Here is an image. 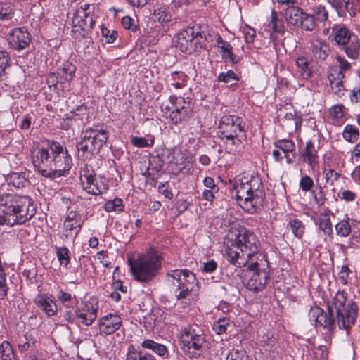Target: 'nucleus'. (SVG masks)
<instances>
[{
    "label": "nucleus",
    "instance_id": "nucleus-1",
    "mask_svg": "<svg viewBox=\"0 0 360 360\" xmlns=\"http://www.w3.org/2000/svg\"><path fill=\"white\" fill-rule=\"evenodd\" d=\"M32 162L46 177L65 176L72 166L68 150L56 141H46L31 150Z\"/></svg>",
    "mask_w": 360,
    "mask_h": 360
},
{
    "label": "nucleus",
    "instance_id": "nucleus-2",
    "mask_svg": "<svg viewBox=\"0 0 360 360\" xmlns=\"http://www.w3.org/2000/svg\"><path fill=\"white\" fill-rule=\"evenodd\" d=\"M231 195L244 210L257 212L262 207L265 198L261 178L254 173H244L236 180Z\"/></svg>",
    "mask_w": 360,
    "mask_h": 360
},
{
    "label": "nucleus",
    "instance_id": "nucleus-3",
    "mask_svg": "<svg viewBox=\"0 0 360 360\" xmlns=\"http://www.w3.org/2000/svg\"><path fill=\"white\" fill-rule=\"evenodd\" d=\"M37 207L27 195H0V225L24 224L36 214Z\"/></svg>",
    "mask_w": 360,
    "mask_h": 360
},
{
    "label": "nucleus",
    "instance_id": "nucleus-4",
    "mask_svg": "<svg viewBox=\"0 0 360 360\" xmlns=\"http://www.w3.org/2000/svg\"><path fill=\"white\" fill-rule=\"evenodd\" d=\"M336 314L338 327L347 330L354 325L357 317V306L352 300H347V293L338 291L333 299L332 304L328 306V314L321 309L317 326L332 331L335 321L334 315Z\"/></svg>",
    "mask_w": 360,
    "mask_h": 360
},
{
    "label": "nucleus",
    "instance_id": "nucleus-5",
    "mask_svg": "<svg viewBox=\"0 0 360 360\" xmlns=\"http://www.w3.org/2000/svg\"><path fill=\"white\" fill-rule=\"evenodd\" d=\"M162 257L154 249L150 248L146 254L139 256L134 262L130 261L131 271L135 279L147 283L152 281L161 269Z\"/></svg>",
    "mask_w": 360,
    "mask_h": 360
},
{
    "label": "nucleus",
    "instance_id": "nucleus-6",
    "mask_svg": "<svg viewBox=\"0 0 360 360\" xmlns=\"http://www.w3.org/2000/svg\"><path fill=\"white\" fill-rule=\"evenodd\" d=\"M166 277L169 283L176 287L175 295L178 300H190L198 295V281L195 274L191 271L186 269L169 270Z\"/></svg>",
    "mask_w": 360,
    "mask_h": 360
},
{
    "label": "nucleus",
    "instance_id": "nucleus-7",
    "mask_svg": "<svg viewBox=\"0 0 360 360\" xmlns=\"http://www.w3.org/2000/svg\"><path fill=\"white\" fill-rule=\"evenodd\" d=\"M108 132L104 129L89 128L77 143L78 156L84 160L91 159L98 154L108 139Z\"/></svg>",
    "mask_w": 360,
    "mask_h": 360
},
{
    "label": "nucleus",
    "instance_id": "nucleus-8",
    "mask_svg": "<svg viewBox=\"0 0 360 360\" xmlns=\"http://www.w3.org/2000/svg\"><path fill=\"white\" fill-rule=\"evenodd\" d=\"M180 347L184 354L189 358H197L200 356L205 339L191 326L182 329L179 333Z\"/></svg>",
    "mask_w": 360,
    "mask_h": 360
},
{
    "label": "nucleus",
    "instance_id": "nucleus-9",
    "mask_svg": "<svg viewBox=\"0 0 360 360\" xmlns=\"http://www.w3.org/2000/svg\"><path fill=\"white\" fill-rule=\"evenodd\" d=\"M93 6L79 4L72 18V32L78 37H84L95 24L92 15Z\"/></svg>",
    "mask_w": 360,
    "mask_h": 360
},
{
    "label": "nucleus",
    "instance_id": "nucleus-10",
    "mask_svg": "<svg viewBox=\"0 0 360 360\" xmlns=\"http://www.w3.org/2000/svg\"><path fill=\"white\" fill-rule=\"evenodd\" d=\"M245 125L238 117H224L220 122L219 129L224 138L236 145L246 136Z\"/></svg>",
    "mask_w": 360,
    "mask_h": 360
},
{
    "label": "nucleus",
    "instance_id": "nucleus-11",
    "mask_svg": "<svg viewBox=\"0 0 360 360\" xmlns=\"http://www.w3.org/2000/svg\"><path fill=\"white\" fill-rule=\"evenodd\" d=\"M80 181L84 190L92 195H99L108 190V183L103 176H96L86 165L80 171Z\"/></svg>",
    "mask_w": 360,
    "mask_h": 360
},
{
    "label": "nucleus",
    "instance_id": "nucleus-12",
    "mask_svg": "<svg viewBox=\"0 0 360 360\" xmlns=\"http://www.w3.org/2000/svg\"><path fill=\"white\" fill-rule=\"evenodd\" d=\"M198 37H202L193 27H188L176 34V46L182 52L191 53L198 48Z\"/></svg>",
    "mask_w": 360,
    "mask_h": 360
},
{
    "label": "nucleus",
    "instance_id": "nucleus-13",
    "mask_svg": "<svg viewBox=\"0 0 360 360\" xmlns=\"http://www.w3.org/2000/svg\"><path fill=\"white\" fill-rule=\"evenodd\" d=\"M247 267L250 277L247 283V288L255 292L263 290L269 279L268 273L264 270L259 269L256 261L251 262Z\"/></svg>",
    "mask_w": 360,
    "mask_h": 360
},
{
    "label": "nucleus",
    "instance_id": "nucleus-14",
    "mask_svg": "<svg viewBox=\"0 0 360 360\" xmlns=\"http://www.w3.org/2000/svg\"><path fill=\"white\" fill-rule=\"evenodd\" d=\"M237 244L244 249L248 259L252 262L259 252V241L255 234L250 231L240 233L237 237Z\"/></svg>",
    "mask_w": 360,
    "mask_h": 360
},
{
    "label": "nucleus",
    "instance_id": "nucleus-15",
    "mask_svg": "<svg viewBox=\"0 0 360 360\" xmlns=\"http://www.w3.org/2000/svg\"><path fill=\"white\" fill-rule=\"evenodd\" d=\"M98 303L94 300H89L78 308L75 313L79 321L85 326H91L96 320L98 313Z\"/></svg>",
    "mask_w": 360,
    "mask_h": 360
},
{
    "label": "nucleus",
    "instance_id": "nucleus-16",
    "mask_svg": "<svg viewBox=\"0 0 360 360\" xmlns=\"http://www.w3.org/2000/svg\"><path fill=\"white\" fill-rule=\"evenodd\" d=\"M83 221L79 213L75 211H70L63 223V235L65 238H75L80 231Z\"/></svg>",
    "mask_w": 360,
    "mask_h": 360
},
{
    "label": "nucleus",
    "instance_id": "nucleus-17",
    "mask_svg": "<svg viewBox=\"0 0 360 360\" xmlns=\"http://www.w3.org/2000/svg\"><path fill=\"white\" fill-rule=\"evenodd\" d=\"M122 322L121 317L117 314L105 315L99 321V331L105 335H111L121 327Z\"/></svg>",
    "mask_w": 360,
    "mask_h": 360
},
{
    "label": "nucleus",
    "instance_id": "nucleus-18",
    "mask_svg": "<svg viewBox=\"0 0 360 360\" xmlns=\"http://www.w3.org/2000/svg\"><path fill=\"white\" fill-rule=\"evenodd\" d=\"M31 41L30 35L24 28L13 29L8 35V41L15 49H23Z\"/></svg>",
    "mask_w": 360,
    "mask_h": 360
},
{
    "label": "nucleus",
    "instance_id": "nucleus-19",
    "mask_svg": "<svg viewBox=\"0 0 360 360\" xmlns=\"http://www.w3.org/2000/svg\"><path fill=\"white\" fill-rule=\"evenodd\" d=\"M226 255L229 262L237 268L246 267L251 262L244 249L240 248L238 244L237 246L229 248Z\"/></svg>",
    "mask_w": 360,
    "mask_h": 360
},
{
    "label": "nucleus",
    "instance_id": "nucleus-20",
    "mask_svg": "<svg viewBox=\"0 0 360 360\" xmlns=\"http://www.w3.org/2000/svg\"><path fill=\"white\" fill-rule=\"evenodd\" d=\"M283 18L282 13H278L274 10H272L268 22L264 25V30L270 34L278 33L283 34L285 30Z\"/></svg>",
    "mask_w": 360,
    "mask_h": 360
},
{
    "label": "nucleus",
    "instance_id": "nucleus-21",
    "mask_svg": "<svg viewBox=\"0 0 360 360\" xmlns=\"http://www.w3.org/2000/svg\"><path fill=\"white\" fill-rule=\"evenodd\" d=\"M328 80L333 92L338 97H342L345 94V86H344V74L338 69H332L329 73Z\"/></svg>",
    "mask_w": 360,
    "mask_h": 360
},
{
    "label": "nucleus",
    "instance_id": "nucleus-22",
    "mask_svg": "<svg viewBox=\"0 0 360 360\" xmlns=\"http://www.w3.org/2000/svg\"><path fill=\"white\" fill-rule=\"evenodd\" d=\"M168 159L170 164L176 166L178 172L186 169L191 164V158L187 155L186 150L175 151L172 150L168 155Z\"/></svg>",
    "mask_w": 360,
    "mask_h": 360
},
{
    "label": "nucleus",
    "instance_id": "nucleus-23",
    "mask_svg": "<svg viewBox=\"0 0 360 360\" xmlns=\"http://www.w3.org/2000/svg\"><path fill=\"white\" fill-rule=\"evenodd\" d=\"M304 13L303 10L297 5L287 8L283 15L289 26L299 27Z\"/></svg>",
    "mask_w": 360,
    "mask_h": 360
},
{
    "label": "nucleus",
    "instance_id": "nucleus-24",
    "mask_svg": "<svg viewBox=\"0 0 360 360\" xmlns=\"http://www.w3.org/2000/svg\"><path fill=\"white\" fill-rule=\"evenodd\" d=\"M296 74L302 80H308L312 74L310 61L304 56H299L296 59Z\"/></svg>",
    "mask_w": 360,
    "mask_h": 360
},
{
    "label": "nucleus",
    "instance_id": "nucleus-25",
    "mask_svg": "<svg viewBox=\"0 0 360 360\" xmlns=\"http://www.w3.org/2000/svg\"><path fill=\"white\" fill-rule=\"evenodd\" d=\"M193 115V105L187 104L181 108H174L169 115L170 120L174 124L187 121Z\"/></svg>",
    "mask_w": 360,
    "mask_h": 360
},
{
    "label": "nucleus",
    "instance_id": "nucleus-26",
    "mask_svg": "<svg viewBox=\"0 0 360 360\" xmlns=\"http://www.w3.org/2000/svg\"><path fill=\"white\" fill-rule=\"evenodd\" d=\"M311 51L316 59L324 60L330 53V49L325 40L316 39L311 43Z\"/></svg>",
    "mask_w": 360,
    "mask_h": 360
},
{
    "label": "nucleus",
    "instance_id": "nucleus-27",
    "mask_svg": "<svg viewBox=\"0 0 360 360\" xmlns=\"http://www.w3.org/2000/svg\"><path fill=\"white\" fill-rule=\"evenodd\" d=\"M274 146L283 153L288 164L292 162L295 158V145L292 141L288 139L279 140L274 143Z\"/></svg>",
    "mask_w": 360,
    "mask_h": 360
},
{
    "label": "nucleus",
    "instance_id": "nucleus-28",
    "mask_svg": "<svg viewBox=\"0 0 360 360\" xmlns=\"http://www.w3.org/2000/svg\"><path fill=\"white\" fill-rule=\"evenodd\" d=\"M360 226V222L346 217L335 225L336 234L340 237H347L352 232V226Z\"/></svg>",
    "mask_w": 360,
    "mask_h": 360
},
{
    "label": "nucleus",
    "instance_id": "nucleus-29",
    "mask_svg": "<svg viewBox=\"0 0 360 360\" xmlns=\"http://www.w3.org/2000/svg\"><path fill=\"white\" fill-rule=\"evenodd\" d=\"M302 157L304 161L311 167V169L318 167L319 157L312 141L310 140L307 142Z\"/></svg>",
    "mask_w": 360,
    "mask_h": 360
},
{
    "label": "nucleus",
    "instance_id": "nucleus-30",
    "mask_svg": "<svg viewBox=\"0 0 360 360\" xmlns=\"http://www.w3.org/2000/svg\"><path fill=\"white\" fill-rule=\"evenodd\" d=\"M35 302L49 316H53L57 311L55 302L46 295H38L35 298Z\"/></svg>",
    "mask_w": 360,
    "mask_h": 360
},
{
    "label": "nucleus",
    "instance_id": "nucleus-31",
    "mask_svg": "<svg viewBox=\"0 0 360 360\" xmlns=\"http://www.w3.org/2000/svg\"><path fill=\"white\" fill-rule=\"evenodd\" d=\"M334 39L339 45L345 46L351 39V32L349 29L342 24L335 25L333 27Z\"/></svg>",
    "mask_w": 360,
    "mask_h": 360
},
{
    "label": "nucleus",
    "instance_id": "nucleus-32",
    "mask_svg": "<svg viewBox=\"0 0 360 360\" xmlns=\"http://www.w3.org/2000/svg\"><path fill=\"white\" fill-rule=\"evenodd\" d=\"M153 15L162 25L167 24L172 19L170 9L165 4H157L153 11Z\"/></svg>",
    "mask_w": 360,
    "mask_h": 360
},
{
    "label": "nucleus",
    "instance_id": "nucleus-33",
    "mask_svg": "<svg viewBox=\"0 0 360 360\" xmlns=\"http://www.w3.org/2000/svg\"><path fill=\"white\" fill-rule=\"evenodd\" d=\"M330 210L326 209L325 212L320 214L319 218V228L325 236L332 238L333 224L329 217Z\"/></svg>",
    "mask_w": 360,
    "mask_h": 360
},
{
    "label": "nucleus",
    "instance_id": "nucleus-34",
    "mask_svg": "<svg viewBox=\"0 0 360 360\" xmlns=\"http://www.w3.org/2000/svg\"><path fill=\"white\" fill-rule=\"evenodd\" d=\"M7 181L10 184L18 188L25 187L28 183L24 172H12L8 175Z\"/></svg>",
    "mask_w": 360,
    "mask_h": 360
},
{
    "label": "nucleus",
    "instance_id": "nucleus-35",
    "mask_svg": "<svg viewBox=\"0 0 360 360\" xmlns=\"http://www.w3.org/2000/svg\"><path fill=\"white\" fill-rule=\"evenodd\" d=\"M347 56L352 59H356L359 56L360 40L356 37H353L349 44L345 47Z\"/></svg>",
    "mask_w": 360,
    "mask_h": 360
},
{
    "label": "nucleus",
    "instance_id": "nucleus-36",
    "mask_svg": "<svg viewBox=\"0 0 360 360\" xmlns=\"http://www.w3.org/2000/svg\"><path fill=\"white\" fill-rule=\"evenodd\" d=\"M188 76L184 72H174L171 74L170 86L181 89L186 85Z\"/></svg>",
    "mask_w": 360,
    "mask_h": 360
},
{
    "label": "nucleus",
    "instance_id": "nucleus-37",
    "mask_svg": "<svg viewBox=\"0 0 360 360\" xmlns=\"http://www.w3.org/2000/svg\"><path fill=\"white\" fill-rule=\"evenodd\" d=\"M141 347L145 349H148L154 352L155 354L160 356H165L167 352V347L160 343L155 342L152 340H146L141 343Z\"/></svg>",
    "mask_w": 360,
    "mask_h": 360
},
{
    "label": "nucleus",
    "instance_id": "nucleus-38",
    "mask_svg": "<svg viewBox=\"0 0 360 360\" xmlns=\"http://www.w3.org/2000/svg\"><path fill=\"white\" fill-rule=\"evenodd\" d=\"M10 65V57L8 53L0 46V81L3 80L6 75V69Z\"/></svg>",
    "mask_w": 360,
    "mask_h": 360
},
{
    "label": "nucleus",
    "instance_id": "nucleus-39",
    "mask_svg": "<svg viewBox=\"0 0 360 360\" xmlns=\"http://www.w3.org/2000/svg\"><path fill=\"white\" fill-rule=\"evenodd\" d=\"M35 342V338L31 334L26 333L24 335V340H22L18 344L19 352L20 353H25L30 348L34 346Z\"/></svg>",
    "mask_w": 360,
    "mask_h": 360
},
{
    "label": "nucleus",
    "instance_id": "nucleus-40",
    "mask_svg": "<svg viewBox=\"0 0 360 360\" xmlns=\"http://www.w3.org/2000/svg\"><path fill=\"white\" fill-rule=\"evenodd\" d=\"M14 352L11 344L8 341H4L0 345L1 360H13Z\"/></svg>",
    "mask_w": 360,
    "mask_h": 360
},
{
    "label": "nucleus",
    "instance_id": "nucleus-41",
    "mask_svg": "<svg viewBox=\"0 0 360 360\" xmlns=\"http://www.w3.org/2000/svg\"><path fill=\"white\" fill-rule=\"evenodd\" d=\"M316 23L314 15L304 13L299 27L306 31H313L316 28Z\"/></svg>",
    "mask_w": 360,
    "mask_h": 360
},
{
    "label": "nucleus",
    "instance_id": "nucleus-42",
    "mask_svg": "<svg viewBox=\"0 0 360 360\" xmlns=\"http://www.w3.org/2000/svg\"><path fill=\"white\" fill-rule=\"evenodd\" d=\"M14 15L13 6L8 3H0V20H11Z\"/></svg>",
    "mask_w": 360,
    "mask_h": 360
},
{
    "label": "nucleus",
    "instance_id": "nucleus-43",
    "mask_svg": "<svg viewBox=\"0 0 360 360\" xmlns=\"http://www.w3.org/2000/svg\"><path fill=\"white\" fill-rule=\"evenodd\" d=\"M359 130L354 126L347 125L342 132L343 138L348 142L353 143L358 139Z\"/></svg>",
    "mask_w": 360,
    "mask_h": 360
},
{
    "label": "nucleus",
    "instance_id": "nucleus-44",
    "mask_svg": "<svg viewBox=\"0 0 360 360\" xmlns=\"http://www.w3.org/2000/svg\"><path fill=\"white\" fill-rule=\"evenodd\" d=\"M289 226L295 237L301 238L304 233V226L299 219H293L290 221Z\"/></svg>",
    "mask_w": 360,
    "mask_h": 360
},
{
    "label": "nucleus",
    "instance_id": "nucleus-45",
    "mask_svg": "<svg viewBox=\"0 0 360 360\" xmlns=\"http://www.w3.org/2000/svg\"><path fill=\"white\" fill-rule=\"evenodd\" d=\"M75 72V67L70 63L64 64L63 68L60 70L58 74L60 76V79L65 81H70L72 79Z\"/></svg>",
    "mask_w": 360,
    "mask_h": 360
},
{
    "label": "nucleus",
    "instance_id": "nucleus-46",
    "mask_svg": "<svg viewBox=\"0 0 360 360\" xmlns=\"http://www.w3.org/2000/svg\"><path fill=\"white\" fill-rule=\"evenodd\" d=\"M314 17H316L317 20L325 22L328 20V13L324 6L316 5L312 8Z\"/></svg>",
    "mask_w": 360,
    "mask_h": 360
},
{
    "label": "nucleus",
    "instance_id": "nucleus-47",
    "mask_svg": "<svg viewBox=\"0 0 360 360\" xmlns=\"http://www.w3.org/2000/svg\"><path fill=\"white\" fill-rule=\"evenodd\" d=\"M345 108L342 104L333 105L330 109V116L337 122H342L345 116Z\"/></svg>",
    "mask_w": 360,
    "mask_h": 360
},
{
    "label": "nucleus",
    "instance_id": "nucleus-48",
    "mask_svg": "<svg viewBox=\"0 0 360 360\" xmlns=\"http://www.w3.org/2000/svg\"><path fill=\"white\" fill-rule=\"evenodd\" d=\"M106 212L116 211L120 212L123 210L122 200L120 198H115L112 200H108L104 205Z\"/></svg>",
    "mask_w": 360,
    "mask_h": 360
},
{
    "label": "nucleus",
    "instance_id": "nucleus-49",
    "mask_svg": "<svg viewBox=\"0 0 360 360\" xmlns=\"http://www.w3.org/2000/svg\"><path fill=\"white\" fill-rule=\"evenodd\" d=\"M132 145L138 148L151 147L154 144V137L151 136L150 139L144 137L134 136L131 138Z\"/></svg>",
    "mask_w": 360,
    "mask_h": 360
},
{
    "label": "nucleus",
    "instance_id": "nucleus-50",
    "mask_svg": "<svg viewBox=\"0 0 360 360\" xmlns=\"http://www.w3.org/2000/svg\"><path fill=\"white\" fill-rule=\"evenodd\" d=\"M229 319L226 317H223L220 318L213 324L212 328L217 334L221 335L226 333L227 326H229Z\"/></svg>",
    "mask_w": 360,
    "mask_h": 360
},
{
    "label": "nucleus",
    "instance_id": "nucleus-51",
    "mask_svg": "<svg viewBox=\"0 0 360 360\" xmlns=\"http://www.w3.org/2000/svg\"><path fill=\"white\" fill-rule=\"evenodd\" d=\"M226 360H250V358L245 351L233 349L227 354Z\"/></svg>",
    "mask_w": 360,
    "mask_h": 360
},
{
    "label": "nucleus",
    "instance_id": "nucleus-52",
    "mask_svg": "<svg viewBox=\"0 0 360 360\" xmlns=\"http://www.w3.org/2000/svg\"><path fill=\"white\" fill-rule=\"evenodd\" d=\"M218 81L224 83H229L233 81H238V76L233 71L228 70L226 72H221L218 75Z\"/></svg>",
    "mask_w": 360,
    "mask_h": 360
},
{
    "label": "nucleus",
    "instance_id": "nucleus-53",
    "mask_svg": "<svg viewBox=\"0 0 360 360\" xmlns=\"http://www.w3.org/2000/svg\"><path fill=\"white\" fill-rule=\"evenodd\" d=\"M58 300L68 307H71L74 304L75 297H72L70 293L60 290L58 295Z\"/></svg>",
    "mask_w": 360,
    "mask_h": 360
},
{
    "label": "nucleus",
    "instance_id": "nucleus-54",
    "mask_svg": "<svg viewBox=\"0 0 360 360\" xmlns=\"http://www.w3.org/2000/svg\"><path fill=\"white\" fill-rule=\"evenodd\" d=\"M261 342H264V345L266 347V350L271 351L273 349V348H276V346L277 345V340L276 338L270 333L264 334L262 340H260Z\"/></svg>",
    "mask_w": 360,
    "mask_h": 360
},
{
    "label": "nucleus",
    "instance_id": "nucleus-55",
    "mask_svg": "<svg viewBox=\"0 0 360 360\" xmlns=\"http://www.w3.org/2000/svg\"><path fill=\"white\" fill-rule=\"evenodd\" d=\"M69 250L67 248H60L57 250V257L60 265L66 266L70 262Z\"/></svg>",
    "mask_w": 360,
    "mask_h": 360
},
{
    "label": "nucleus",
    "instance_id": "nucleus-56",
    "mask_svg": "<svg viewBox=\"0 0 360 360\" xmlns=\"http://www.w3.org/2000/svg\"><path fill=\"white\" fill-rule=\"evenodd\" d=\"M149 354H143L134 349V348H129L127 360H145L149 356Z\"/></svg>",
    "mask_w": 360,
    "mask_h": 360
},
{
    "label": "nucleus",
    "instance_id": "nucleus-57",
    "mask_svg": "<svg viewBox=\"0 0 360 360\" xmlns=\"http://www.w3.org/2000/svg\"><path fill=\"white\" fill-rule=\"evenodd\" d=\"M243 33V37L245 39V41L248 44L252 43L254 41L255 37V30L252 27L245 26L242 28L241 30Z\"/></svg>",
    "mask_w": 360,
    "mask_h": 360
},
{
    "label": "nucleus",
    "instance_id": "nucleus-58",
    "mask_svg": "<svg viewBox=\"0 0 360 360\" xmlns=\"http://www.w3.org/2000/svg\"><path fill=\"white\" fill-rule=\"evenodd\" d=\"M321 313V309L317 306L311 308L309 312V318L311 324L317 327V323L319 320V316Z\"/></svg>",
    "mask_w": 360,
    "mask_h": 360
},
{
    "label": "nucleus",
    "instance_id": "nucleus-59",
    "mask_svg": "<svg viewBox=\"0 0 360 360\" xmlns=\"http://www.w3.org/2000/svg\"><path fill=\"white\" fill-rule=\"evenodd\" d=\"M313 186L314 181L309 176L305 175L301 178L300 187L303 191H309Z\"/></svg>",
    "mask_w": 360,
    "mask_h": 360
},
{
    "label": "nucleus",
    "instance_id": "nucleus-60",
    "mask_svg": "<svg viewBox=\"0 0 360 360\" xmlns=\"http://www.w3.org/2000/svg\"><path fill=\"white\" fill-rule=\"evenodd\" d=\"M340 174L334 169H329L325 174V179L327 184L333 185L335 181H338Z\"/></svg>",
    "mask_w": 360,
    "mask_h": 360
},
{
    "label": "nucleus",
    "instance_id": "nucleus-61",
    "mask_svg": "<svg viewBox=\"0 0 360 360\" xmlns=\"http://www.w3.org/2000/svg\"><path fill=\"white\" fill-rule=\"evenodd\" d=\"M101 32L103 36L106 38L107 43H113L118 36L117 31L112 30L110 32L107 28L102 29Z\"/></svg>",
    "mask_w": 360,
    "mask_h": 360
},
{
    "label": "nucleus",
    "instance_id": "nucleus-62",
    "mask_svg": "<svg viewBox=\"0 0 360 360\" xmlns=\"http://www.w3.org/2000/svg\"><path fill=\"white\" fill-rule=\"evenodd\" d=\"M325 200L326 197L323 193V190L321 187H319V192H314V200L319 207H321L324 204Z\"/></svg>",
    "mask_w": 360,
    "mask_h": 360
},
{
    "label": "nucleus",
    "instance_id": "nucleus-63",
    "mask_svg": "<svg viewBox=\"0 0 360 360\" xmlns=\"http://www.w3.org/2000/svg\"><path fill=\"white\" fill-rule=\"evenodd\" d=\"M174 101H172L174 105V108H181L184 107L185 105L191 104V98L187 97L186 98L182 97H176L173 98Z\"/></svg>",
    "mask_w": 360,
    "mask_h": 360
},
{
    "label": "nucleus",
    "instance_id": "nucleus-64",
    "mask_svg": "<svg viewBox=\"0 0 360 360\" xmlns=\"http://www.w3.org/2000/svg\"><path fill=\"white\" fill-rule=\"evenodd\" d=\"M222 58L229 60L232 64H236L240 61V58L233 53L232 50H229L226 53H222Z\"/></svg>",
    "mask_w": 360,
    "mask_h": 360
}]
</instances>
